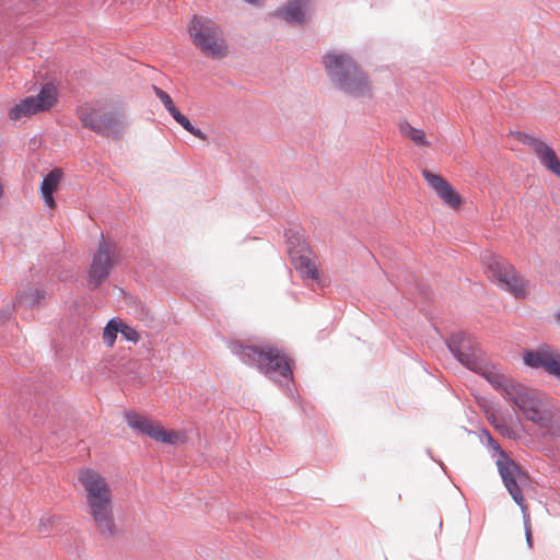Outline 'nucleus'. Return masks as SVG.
<instances>
[{"instance_id": "1", "label": "nucleus", "mask_w": 560, "mask_h": 560, "mask_svg": "<svg viewBox=\"0 0 560 560\" xmlns=\"http://www.w3.org/2000/svg\"><path fill=\"white\" fill-rule=\"evenodd\" d=\"M82 489L85 512L92 520L94 528L104 538L117 534L114 516V492L108 478L92 467H82L77 472Z\"/></svg>"}, {"instance_id": "7", "label": "nucleus", "mask_w": 560, "mask_h": 560, "mask_svg": "<svg viewBox=\"0 0 560 560\" xmlns=\"http://www.w3.org/2000/svg\"><path fill=\"white\" fill-rule=\"evenodd\" d=\"M188 34L195 47L206 57L223 59L229 56V45L223 30L213 20L194 15L188 25Z\"/></svg>"}, {"instance_id": "14", "label": "nucleus", "mask_w": 560, "mask_h": 560, "mask_svg": "<svg viewBox=\"0 0 560 560\" xmlns=\"http://www.w3.org/2000/svg\"><path fill=\"white\" fill-rule=\"evenodd\" d=\"M422 176L445 205L454 210H458L462 207V196L441 175L423 170Z\"/></svg>"}, {"instance_id": "15", "label": "nucleus", "mask_w": 560, "mask_h": 560, "mask_svg": "<svg viewBox=\"0 0 560 560\" xmlns=\"http://www.w3.org/2000/svg\"><path fill=\"white\" fill-rule=\"evenodd\" d=\"M524 363L530 368H542L550 374L560 377V354L544 346L536 351L524 354Z\"/></svg>"}, {"instance_id": "9", "label": "nucleus", "mask_w": 560, "mask_h": 560, "mask_svg": "<svg viewBox=\"0 0 560 560\" xmlns=\"http://www.w3.org/2000/svg\"><path fill=\"white\" fill-rule=\"evenodd\" d=\"M497 466L506 490L514 502L521 508L522 514L527 518L528 505L523 494L530 487V479L527 472L502 451L497 460Z\"/></svg>"}, {"instance_id": "2", "label": "nucleus", "mask_w": 560, "mask_h": 560, "mask_svg": "<svg viewBox=\"0 0 560 560\" xmlns=\"http://www.w3.org/2000/svg\"><path fill=\"white\" fill-rule=\"evenodd\" d=\"M522 416L536 424L544 438L560 436V411L555 408L547 397L536 389L518 384L508 399Z\"/></svg>"}, {"instance_id": "3", "label": "nucleus", "mask_w": 560, "mask_h": 560, "mask_svg": "<svg viewBox=\"0 0 560 560\" xmlns=\"http://www.w3.org/2000/svg\"><path fill=\"white\" fill-rule=\"evenodd\" d=\"M447 346L455 358L467 369L481 374L505 399L518 383L509 378L497 368L486 364L480 357V349L474 339L465 332L454 334Z\"/></svg>"}, {"instance_id": "10", "label": "nucleus", "mask_w": 560, "mask_h": 560, "mask_svg": "<svg viewBox=\"0 0 560 560\" xmlns=\"http://www.w3.org/2000/svg\"><path fill=\"white\" fill-rule=\"evenodd\" d=\"M126 421L133 430L164 444H184L187 435L184 431L166 430L161 422L151 420L135 411L125 415Z\"/></svg>"}, {"instance_id": "24", "label": "nucleus", "mask_w": 560, "mask_h": 560, "mask_svg": "<svg viewBox=\"0 0 560 560\" xmlns=\"http://www.w3.org/2000/svg\"><path fill=\"white\" fill-rule=\"evenodd\" d=\"M120 334L124 336V338L128 341H131V342H138L140 340V335L139 332L132 328L131 326L125 324L121 319H120Z\"/></svg>"}, {"instance_id": "5", "label": "nucleus", "mask_w": 560, "mask_h": 560, "mask_svg": "<svg viewBox=\"0 0 560 560\" xmlns=\"http://www.w3.org/2000/svg\"><path fill=\"white\" fill-rule=\"evenodd\" d=\"M77 116L83 127L105 136L120 133L126 124L124 108L112 100L84 103L77 108Z\"/></svg>"}, {"instance_id": "20", "label": "nucleus", "mask_w": 560, "mask_h": 560, "mask_svg": "<svg viewBox=\"0 0 560 560\" xmlns=\"http://www.w3.org/2000/svg\"><path fill=\"white\" fill-rule=\"evenodd\" d=\"M400 133L410 139L415 144L420 147H429L430 143L427 140L425 132L421 129L412 127L409 122L404 121L399 125Z\"/></svg>"}, {"instance_id": "13", "label": "nucleus", "mask_w": 560, "mask_h": 560, "mask_svg": "<svg viewBox=\"0 0 560 560\" xmlns=\"http://www.w3.org/2000/svg\"><path fill=\"white\" fill-rule=\"evenodd\" d=\"M513 137L518 142L527 145L548 172L560 178V159L548 143L533 135L521 131L513 132Z\"/></svg>"}, {"instance_id": "8", "label": "nucleus", "mask_w": 560, "mask_h": 560, "mask_svg": "<svg viewBox=\"0 0 560 560\" xmlns=\"http://www.w3.org/2000/svg\"><path fill=\"white\" fill-rule=\"evenodd\" d=\"M485 265L488 278L500 289L516 299H524L529 294L528 281L504 258L489 255L485 258Z\"/></svg>"}, {"instance_id": "4", "label": "nucleus", "mask_w": 560, "mask_h": 560, "mask_svg": "<svg viewBox=\"0 0 560 560\" xmlns=\"http://www.w3.org/2000/svg\"><path fill=\"white\" fill-rule=\"evenodd\" d=\"M323 63L328 75L341 91L353 97L372 96V85L368 74L351 56L331 51L323 57Z\"/></svg>"}, {"instance_id": "11", "label": "nucleus", "mask_w": 560, "mask_h": 560, "mask_svg": "<svg viewBox=\"0 0 560 560\" xmlns=\"http://www.w3.org/2000/svg\"><path fill=\"white\" fill-rule=\"evenodd\" d=\"M117 264L118 255L114 244L102 236L88 271L89 287L94 289L103 283Z\"/></svg>"}, {"instance_id": "22", "label": "nucleus", "mask_w": 560, "mask_h": 560, "mask_svg": "<svg viewBox=\"0 0 560 560\" xmlns=\"http://www.w3.org/2000/svg\"><path fill=\"white\" fill-rule=\"evenodd\" d=\"M171 115L185 130H187L188 132H190L191 135L201 140L206 139V135L200 129L195 128L189 121V119L185 115H183L178 109H176Z\"/></svg>"}, {"instance_id": "18", "label": "nucleus", "mask_w": 560, "mask_h": 560, "mask_svg": "<svg viewBox=\"0 0 560 560\" xmlns=\"http://www.w3.org/2000/svg\"><path fill=\"white\" fill-rule=\"evenodd\" d=\"M62 178V171L60 168L51 170L43 179L40 185V194L45 201V205L54 209L56 201L54 199V192L58 189Z\"/></svg>"}, {"instance_id": "23", "label": "nucleus", "mask_w": 560, "mask_h": 560, "mask_svg": "<svg viewBox=\"0 0 560 560\" xmlns=\"http://www.w3.org/2000/svg\"><path fill=\"white\" fill-rule=\"evenodd\" d=\"M153 91L170 114H173L177 109L171 96L165 91L158 86H153Z\"/></svg>"}, {"instance_id": "26", "label": "nucleus", "mask_w": 560, "mask_h": 560, "mask_svg": "<svg viewBox=\"0 0 560 560\" xmlns=\"http://www.w3.org/2000/svg\"><path fill=\"white\" fill-rule=\"evenodd\" d=\"M247 3L249 4H255V5H258L260 4L261 0H245Z\"/></svg>"}, {"instance_id": "17", "label": "nucleus", "mask_w": 560, "mask_h": 560, "mask_svg": "<svg viewBox=\"0 0 560 560\" xmlns=\"http://www.w3.org/2000/svg\"><path fill=\"white\" fill-rule=\"evenodd\" d=\"M291 260L294 268L301 273L303 278L312 280L318 279V271L315 264V255L312 250H294L291 252Z\"/></svg>"}, {"instance_id": "6", "label": "nucleus", "mask_w": 560, "mask_h": 560, "mask_svg": "<svg viewBox=\"0 0 560 560\" xmlns=\"http://www.w3.org/2000/svg\"><path fill=\"white\" fill-rule=\"evenodd\" d=\"M231 351L247 365H256L259 371L271 374L279 373L284 378H291L290 361L284 353L271 346L256 347L242 342H232Z\"/></svg>"}, {"instance_id": "12", "label": "nucleus", "mask_w": 560, "mask_h": 560, "mask_svg": "<svg viewBox=\"0 0 560 560\" xmlns=\"http://www.w3.org/2000/svg\"><path fill=\"white\" fill-rule=\"evenodd\" d=\"M57 96L56 86L47 83L37 95L26 97L12 107L9 112V117L12 120H19L23 117H31L38 113L47 112L56 105Z\"/></svg>"}, {"instance_id": "16", "label": "nucleus", "mask_w": 560, "mask_h": 560, "mask_svg": "<svg viewBox=\"0 0 560 560\" xmlns=\"http://www.w3.org/2000/svg\"><path fill=\"white\" fill-rule=\"evenodd\" d=\"M310 0H289L272 14L283 19L289 24L302 25L306 22L305 7Z\"/></svg>"}, {"instance_id": "19", "label": "nucleus", "mask_w": 560, "mask_h": 560, "mask_svg": "<svg viewBox=\"0 0 560 560\" xmlns=\"http://www.w3.org/2000/svg\"><path fill=\"white\" fill-rule=\"evenodd\" d=\"M46 296V292L37 287L30 285L18 295V302L26 307H34L38 305Z\"/></svg>"}, {"instance_id": "25", "label": "nucleus", "mask_w": 560, "mask_h": 560, "mask_svg": "<svg viewBox=\"0 0 560 560\" xmlns=\"http://www.w3.org/2000/svg\"><path fill=\"white\" fill-rule=\"evenodd\" d=\"M524 526H525V533H526V539L528 545H530L532 541V530H530V516L528 515L527 518L523 515Z\"/></svg>"}, {"instance_id": "27", "label": "nucleus", "mask_w": 560, "mask_h": 560, "mask_svg": "<svg viewBox=\"0 0 560 560\" xmlns=\"http://www.w3.org/2000/svg\"><path fill=\"white\" fill-rule=\"evenodd\" d=\"M556 318H557L558 323L560 324V312L557 313Z\"/></svg>"}, {"instance_id": "21", "label": "nucleus", "mask_w": 560, "mask_h": 560, "mask_svg": "<svg viewBox=\"0 0 560 560\" xmlns=\"http://www.w3.org/2000/svg\"><path fill=\"white\" fill-rule=\"evenodd\" d=\"M120 318L116 317L110 319L103 330V341L104 343L112 348L115 345L117 334L120 332Z\"/></svg>"}]
</instances>
